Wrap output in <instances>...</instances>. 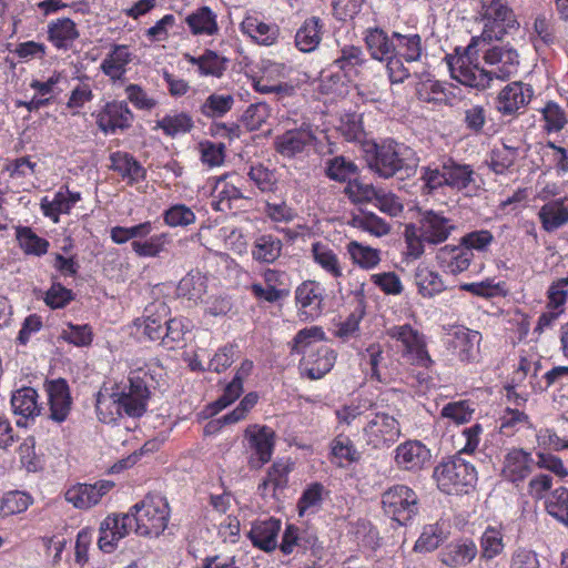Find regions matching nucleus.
Returning <instances> with one entry per match:
<instances>
[{
    "instance_id": "f257e3e1",
    "label": "nucleus",
    "mask_w": 568,
    "mask_h": 568,
    "mask_svg": "<svg viewBox=\"0 0 568 568\" xmlns=\"http://www.w3.org/2000/svg\"><path fill=\"white\" fill-rule=\"evenodd\" d=\"M486 44L475 47L468 51L457 47L453 54L446 57V61L453 79L465 87L476 90H485L496 80L506 81L517 73L519 54L510 45Z\"/></svg>"
},
{
    "instance_id": "f03ea898",
    "label": "nucleus",
    "mask_w": 568,
    "mask_h": 568,
    "mask_svg": "<svg viewBox=\"0 0 568 568\" xmlns=\"http://www.w3.org/2000/svg\"><path fill=\"white\" fill-rule=\"evenodd\" d=\"M455 222L444 212L424 210L419 212L416 223H408L404 227L403 252L407 261L420 258L425 253V245L436 246L446 242L455 231Z\"/></svg>"
},
{
    "instance_id": "7ed1b4c3",
    "label": "nucleus",
    "mask_w": 568,
    "mask_h": 568,
    "mask_svg": "<svg viewBox=\"0 0 568 568\" xmlns=\"http://www.w3.org/2000/svg\"><path fill=\"white\" fill-rule=\"evenodd\" d=\"M475 21L481 26V32L479 36L471 37L467 44L468 51L481 44L501 41L520 28L517 14L509 0H477Z\"/></svg>"
},
{
    "instance_id": "20e7f679",
    "label": "nucleus",
    "mask_w": 568,
    "mask_h": 568,
    "mask_svg": "<svg viewBox=\"0 0 568 568\" xmlns=\"http://www.w3.org/2000/svg\"><path fill=\"white\" fill-rule=\"evenodd\" d=\"M134 517V532L145 538H159L168 528L171 509L164 496L146 494L129 509Z\"/></svg>"
},
{
    "instance_id": "39448f33",
    "label": "nucleus",
    "mask_w": 568,
    "mask_h": 568,
    "mask_svg": "<svg viewBox=\"0 0 568 568\" xmlns=\"http://www.w3.org/2000/svg\"><path fill=\"white\" fill-rule=\"evenodd\" d=\"M152 231L153 222L144 221L132 226H113L110 237L119 245L131 241V248L139 257H158L166 251L171 240L168 233L151 235Z\"/></svg>"
},
{
    "instance_id": "423d86ee",
    "label": "nucleus",
    "mask_w": 568,
    "mask_h": 568,
    "mask_svg": "<svg viewBox=\"0 0 568 568\" xmlns=\"http://www.w3.org/2000/svg\"><path fill=\"white\" fill-rule=\"evenodd\" d=\"M152 384L153 376L149 368L140 367L131 371L128 383L116 385L114 389L118 394V409H122L125 416L141 417L146 412Z\"/></svg>"
},
{
    "instance_id": "0eeeda50",
    "label": "nucleus",
    "mask_w": 568,
    "mask_h": 568,
    "mask_svg": "<svg viewBox=\"0 0 568 568\" xmlns=\"http://www.w3.org/2000/svg\"><path fill=\"white\" fill-rule=\"evenodd\" d=\"M367 163L376 174L388 179L403 169L415 166L416 159L410 148L387 139L381 144H374L372 154L367 151Z\"/></svg>"
},
{
    "instance_id": "6e6552de",
    "label": "nucleus",
    "mask_w": 568,
    "mask_h": 568,
    "mask_svg": "<svg viewBox=\"0 0 568 568\" xmlns=\"http://www.w3.org/2000/svg\"><path fill=\"white\" fill-rule=\"evenodd\" d=\"M394 41L395 58L390 61L389 81L392 84H399L412 75L406 64L422 62L427 57V50L425 41L417 32L394 31Z\"/></svg>"
},
{
    "instance_id": "1a4fd4ad",
    "label": "nucleus",
    "mask_w": 568,
    "mask_h": 568,
    "mask_svg": "<svg viewBox=\"0 0 568 568\" xmlns=\"http://www.w3.org/2000/svg\"><path fill=\"white\" fill-rule=\"evenodd\" d=\"M440 491L447 495L467 494L477 481V471L473 464L460 456L442 460L433 474Z\"/></svg>"
},
{
    "instance_id": "9d476101",
    "label": "nucleus",
    "mask_w": 568,
    "mask_h": 568,
    "mask_svg": "<svg viewBox=\"0 0 568 568\" xmlns=\"http://www.w3.org/2000/svg\"><path fill=\"white\" fill-rule=\"evenodd\" d=\"M386 334L395 341L397 352L406 363L427 371L434 366L435 362L428 353L424 333L406 323L390 326Z\"/></svg>"
},
{
    "instance_id": "9b49d317",
    "label": "nucleus",
    "mask_w": 568,
    "mask_h": 568,
    "mask_svg": "<svg viewBox=\"0 0 568 568\" xmlns=\"http://www.w3.org/2000/svg\"><path fill=\"white\" fill-rule=\"evenodd\" d=\"M384 514L399 526H406L418 514V497L406 485H394L382 494Z\"/></svg>"
},
{
    "instance_id": "f8f14e48",
    "label": "nucleus",
    "mask_w": 568,
    "mask_h": 568,
    "mask_svg": "<svg viewBox=\"0 0 568 568\" xmlns=\"http://www.w3.org/2000/svg\"><path fill=\"white\" fill-rule=\"evenodd\" d=\"M245 448L250 452L247 463L251 469H260L267 464L275 448V432L266 426L251 424L244 430Z\"/></svg>"
},
{
    "instance_id": "ddd939ff",
    "label": "nucleus",
    "mask_w": 568,
    "mask_h": 568,
    "mask_svg": "<svg viewBox=\"0 0 568 568\" xmlns=\"http://www.w3.org/2000/svg\"><path fill=\"white\" fill-rule=\"evenodd\" d=\"M481 334L465 326H453L443 336L446 351L462 363H473L479 357Z\"/></svg>"
},
{
    "instance_id": "4468645a",
    "label": "nucleus",
    "mask_w": 568,
    "mask_h": 568,
    "mask_svg": "<svg viewBox=\"0 0 568 568\" xmlns=\"http://www.w3.org/2000/svg\"><path fill=\"white\" fill-rule=\"evenodd\" d=\"M317 143L316 128L303 122L300 128L285 131L274 139L275 151L284 158L307 155Z\"/></svg>"
},
{
    "instance_id": "2eb2a0df",
    "label": "nucleus",
    "mask_w": 568,
    "mask_h": 568,
    "mask_svg": "<svg viewBox=\"0 0 568 568\" xmlns=\"http://www.w3.org/2000/svg\"><path fill=\"white\" fill-rule=\"evenodd\" d=\"M399 436V422L387 413L374 414L363 428L366 445L374 449L388 448Z\"/></svg>"
},
{
    "instance_id": "dca6fc26",
    "label": "nucleus",
    "mask_w": 568,
    "mask_h": 568,
    "mask_svg": "<svg viewBox=\"0 0 568 568\" xmlns=\"http://www.w3.org/2000/svg\"><path fill=\"white\" fill-rule=\"evenodd\" d=\"M534 97L530 84L514 81L506 84L495 99V109L504 118H515L521 114Z\"/></svg>"
},
{
    "instance_id": "f3484780",
    "label": "nucleus",
    "mask_w": 568,
    "mask_h": 568,
    "mask_svg": "<svg viewBox=\"0 0 568 568\" xmlns=\"http://www.w3.org/2000/svg\"><path fill=\"white\" fill-rule=\"evenodd\" d=\"M99 130L104 134H116L129 130L134 121V114L125 101L106 102L92 114Z\"/></svg>"
},
{
    "instance_id": "a211bd4d",
    "label": "nucleus",
    "mask_w": 568,
    "mask_h": 568,
    "mask_svg": "<svg viewBox=\"0 0 568 568\" xmlns=\"http://www.w3.org/2000/svg\"><path fill=\"white\" fill-rule=\"evenodd\" d=\"M394 464L397 469L410 474H418L430 464V449L418 439H407L400 443L393 452Z\"/></svg>"
},
{
    "instance_id": "6ab92c4d",
    "label": "nucleus",
    "mask_w": 568,
    "mask_h": 568,
    "mask_svg": "<svg viewBox=\"0 0 568 568\" xmlns=\"http://www.w3.org/2000/svg\"><path fill=\"white\" fill-rule=\"evenodd\" d=\"M133 520L134 517L130 511L108 515L100 525L99 548L105 554H111L122 538L126 537L130 531H134Z\"/></svg>"
},
{
    "instance_id": "aec40b11",
    "label": "nucleus",
    "mask_w": 568,
    "mask_h": 568,
    "mask_svg": "<svg viewBox=\"0 0 568 568\" xmlns=\"http://www.w3.org/2000/svg\"><path fill=\"white\" fill-rule=\"evenodd\" d=\"M113 487L114 483L106 479L94 483H77L64 491V498L74 508L87 510L97 506Z\"/></svg>"
},
{
    "instance_id": "412c9836",
    "label": "nucleus",
    "mask_w": 568,
    "mask_h": 568,
    "mask_svg": "<svg viewBox=\"0 0 568 568\" xmlns=\"http://www.w3.org/2000/svg\"><path fill=\"white\" fill-rule=\"evenodd\" d=\"M10 405L18 427H28L42 412L38 392L29 386L12 392Z\"/></svg>"
},
{
    "instance_id": "4be33fe9",
    "label": "nucleus",
    "mask_w": 568,
    "mask_h": 568,
    "mask_svg": "<svg viewBox=\"0 0 568 568\" xmlns=\"http://www.w3.org/2000/svg\"><path fill=\"white\" fill-rule=\"evenodd\" d=\"M363 39L371 58L385 63L389 77L390 61L395 58L394 31L388 33L383 28L371 27L364 31Z\"/></svg>"
},
{
    "instance_id": "5701e85b",
    "label": "nucleus",
    "mask_w": 568,
    "mask_h": 568,
    "mask_svg": "<svg viewBox=\"0 0 568 568\" xmlns=\"http://www.w3.org/2000/svg\"><path fill=\"white\" fill-rule=\"evenodd\" d=\"M444 170L446 186L467 196L477 192L476 172L470 164L447 158L444 160Z\"/></svg>"
},
{
    "instance_id": "b1692460",
    "label": "nucleus",
    "mask_w": 568,
    "mask_h": 568,
    "mask_svg": "<svg viewBox=\"0 0 568 568\" xmlns=\"http://www.w3.org/2000/svg\"><path fill=\"white\" fill-rule=\"evenodd\" d=\"M242 183V176L235 172L219 176L213 191V196L216 199L212 203L213 210L221 212L230 211L234 201L244 199L245 196L241 190Z\"/></svg>"
},
{
    "instance_id": "393cba45",
    "label": "nucleus",
    "mask_w": 568,
    "mask_h": 568,
    "mask_svg": "<svg viewBox=\"0 0 568 568\" xmlns=\"http://www.w3.org/2000/svg\"><path fill=\"white\" fill-rule=\"evenodd\" d=\"M435 260L443 273L456 276L469 268L474 253L460 243L445 245L437 251Z\"/></svg>"
},
{
    "instance_id": "a878e982",
    "label": "nucleus",
    "mask_w": 568,
    "mask_h": 568,
    "mask_svg": "<svg viewBox=\"0 0 568 568\" xmlns=\"http://www.w3.org/2000/svg\"><path fill=\"white\" fill-rule=\"evenodd\" d=\"M535 466L531 453L523 448H513L505 455L501 475L506 480L518 485L532 473Z\"/></svg>"
},
{
    "instance_id": "bb28decb",
    "label": "nucleus",
    "mask_w": 568,
    "mask_h": 568,
    "mask_svg": "<svg viewBox=\"0 0 568 568\" xmlns=\"http://www.w3.org/2000/svg\"><path fill=\"white\" fill-rule=\"evenodd\" d=\"M293 469L294 463L291 458H278L273 462L265 478L257 486L258 494L264 498H277V493L287 487L288 476Z\"/></svg>"
},
{
    "instance_id": "cd10ccee",
    "label": "nucleus",
    "mask_w": 568,
    "mask_h": 568,
    "mask_svg": "<svg viewBox=\"0 0 568 568\" xmlns=\"http://www.w3.org/2000/svg\"><path fill=\"white\" fill-rule=\"evenodd\" d=\"M50 418L57 423H63L71 410L72 399L69 385L65 379L58 378L45 384Z\"/></svg>"
},
{
    "instance_id": "c85d7f7f",
    "label": "nucleus",
    "mask_w": 568,
    "mask_h": 568,
    "mask_svg": "<svg viewBox=\"0 0 568 568\" xmlns=\"http://www.w3.org/2000/svg\"><path fill=\"white\" fill-rule=\"evenodd\" d=\"M79 37L78 26L71 18H57L47 26V40L58 51L71 50Z\"/></svg>"
},
{
    "instance_id": "c756f323",
    "label": "nucleus",
    "mask_w": 568,
    "mask_h": 568,
    "mask_svg": "<svg viewBox=\"0 0 568 568\" xmlns=\"http://www.w3.org/2000/svg\"><path fill=\"white\" fill-rule=\"evenodd\" d=\"M282 528L280 519L270 517L257 519L252 523L247 534L252 545L265 552H272L277 547V537Z\"/></svg>"
},
{
    "instance_id": "7c9ffc66",
    "label": "nucleus",
    "mask_w": 568,
    "mask_h": 568,
    "mask_svg": "<svg viewBox=\"0 0 568 568\" xmlns=\"http://www.w3.org/2000/svg\"><path fill=\"white\" fill-rule=\"evenodd\" d=\"M184 59L197 68L196 72L201 78L221 79L230 64V59L212 49H205L199 57L184 54Z\"/></svg>"
},
{
    "instance_id": "2f4dec72",
    "label": "nucleus",
    "mask_w": 568,
    "mask_h": 568,
    "mask_svg": "<svg viewBox=\"0 0 568 568\" xmlns=\"http://www.w3.org/2000/svg\"><path fill=\"white\" fill-rule=\"evenodd\" d=\"M134 54L126 44H112L110 52L100 64V70L112 82L121 81L128 65L133 61Z\"/></svg>"
},
{
    "instance_id": "473e14b6",
    "label": "nucleus",
    "mask_w": 568,
    "mask_h": 568,
    "mask_svg": "<svg viewBox=\"0 0 568 568\" xmlns=\"http://www.w3.org/2000/svg\"><path fill=\"white\" fill-rule=\"evenodd\" d=\"M477 554L478 548L475 541L469 538H462L444 547L439 554V559L445 566L457 568L471 562Z\"/></svg>"
},
{
    "instance_id": "72a5a7b5",
    "label": "nucleus",
    "mask_w": 568,
    "mask_h": 568,
    "mask_svg": "<svg viewBox=\"0 0 568 568\" xmlns=\"http://www.w3.org/2000/svg\"><path fill=\"white\" fill-rule=\"evenodd\" d=\"M110 169L118 173L128 185L138 184L146 179V170L130 153L116 151L110 155Z\"/></svg>"
},
{
    "instance_id": "f704fd0d",
    "label": "nucleus",
    "mask_w": 568,
    "mask_h": 568,
    "mask_svg": "<svg viewBox=\"0 0 568 568\" xmlns=\"http://www.w3.org/2000/svg\"><path fill=\"white\" fill-rule=\"evenodd\" d=\"M185 24L194 37H213L220 32L217 14L207 6H202L185 17Z\"/></svg>"
},
{
    "instance_id": "c9c22d12",
    "label": "nucleus",
    "mask_w": 568,
    "mask_h": 568,
    "mask_svg": "<svg viewBox=\"0 0 568 568\" xmlns=\"http://www.w3.org/2000/svg\"><path fill=\"white\" fill-rule=\"evenodd\" d=\"M315 281H304L295 291V302L301 321L314 320L320 310V291Z\"/></svg>"
},
{
    "instance_id": "e433bc0d",
    "label": "nucleus",
    "mask_w": 568,
    "mask_h": 568,
    "mask_svg": "<svg viewBox=\"0 0 568 568\" xmlns=\"http://www.w3.org/2000/svg\"><path fill=\"white\" fill-rule=\"evenodd\" d=\"M362 453L353 440L344 434H338L329 443V462L341 468H348L361 460Z\"/></svg>"
},
{
    "instance_id": "4c0bfd02",
    "label": "nucleus",
    "mask_w": 568,
    "mask_h": 568,
    "mask_svg": "<svg viewBox=\"0 0 568 568\" xmlns=\"http://www.w3.org/2000/svg\"><path fill=\"white\" fill-rule=\"evenodd\" d=\"M243 34L263 45L273 44L278 37V27L275 23H266L255 13L245 16L241 23Z\"/></svg>"
},
{
    "instance_id": "58836bf2",
    "label": "nucleus",
    "mask_w": 568,
    "mask_h": 568,
    "mask_svg": "<svg viewBox=\"0 0 568 568\" xmlns=\"http://www.w3.org/2000/svg\"><path fill=\"white\" fill-rule=\"evenodd\" d=\"M542 229L555 232L568 223V197H559L545 203L538 211Z\"/></svg>"
},
{
    "instance_id": "ea45409f",
    "label": "nucleus",
    "mask_w": 568,
    "mask_h": 568,
    "mask_svg": "<svg viewBox=\"0 0 568 568\" xmlns=\"http://www.w3.org/2000/svg\"><path fill=\"white\" fill-rule=\"evenodd\" d=\"M169 307L165 303L159 302L149 305L144 313V318L138 320L136 325L142 327L143 334L150 341H160L163 337V324L168 314Z\"/></svg>"
},
{
    "instance_id": "a19ab883",
    "label": "nucleus",
    "mask_w": 568,
    "mask_h": 568,
    "mask_svg": "<svg viewBox=\"0 0 568 568\" xmlns=\"http://www.w3.org/2000/svg\"><path fill=\"white\" fill-rule=\"evenodd\" d=\"M336 67L322 70V95L327 98L322 100L324 104L332 103L335 99L344 97L347 92V81L349 75L342 70H334Z\"/></svg>"
},
{
    "instance_id": "79ce46f5",
    "label": "nucleus",
    "mask_w": 568,
    "mask_h": 568,
    "mask_svg": "<svg viewBox=\"0 0 568 568\" xmlns=\"http://www.w3.org/2000/svg\"><path fill=\"white\" fill-rule=\"evenodd\" d=\"M207 290V277L200 271H191L178 284L176 295L180 298L197 303Z\"/></svg>"
},
{
    "instance_id": "37998d69",
    "label": "nucleus",
    "mask_w": 568,
    "mask_h": 568,
    "mask_svg": "<svg viewBox=\"0 0 568 568\" xmlns=\"http://www.w3.org/2000/svg\"><path fill=\"white\" fill-rule=\"evenodd\" d=\"M193 128V118L186 112L165 114L162 119L156 121L154 126L155 130H162L163 134L171 139L187 134Z\"/></svg>"
},
{
    "instance_id": "c03bdc74",
    "label": "nucleus",
    "mask_w": 568,
    "mask_h": 568,
    "mask_svg": "<svg viewBox=\"0 0 568 568\" xmlns=\"http://www.w3.org/2000/svg\"><path fill=\"white\" fill-rule=\"evenodd\" d=\"M14 232L18 245L26 255L40 257L48 253L49 241L39 236L30 226H16Z\"/></svg>"
},
{
    "instance_id": "a18cd8bd",
    "label": "nucleus",
    "mask_w": 568,
    "mask_h": 568,
    "mask_svg": "<svg viewBox=\"0 0 568 568\" xmlns=\"http://www.w3.org/2000/svg\"><path fill=\"white\" fill-rule=\"evenodd\" d=\"M415 283L418 293L427 298L434 297L447 287L442 275L427 266L417 267L415 272Z\"/></svg>"
},
{
    "instance_id": "49530a36",
    "label": "nucleus",
    "mask_w": 568,
    "mask_h": 568,
    "mask_svg": "<svg viewBox=\"0 0 568 568\" xmlns=\"http://www.w3.org/2000/svg\"><path fill=\"white\" fill-rule=\"evenodd\" d=\"M282 251V241L272 234L258 235L252 246V256L260 263H273Z\"/></svg>"
},
{
    "instance_id": "de8ad7c7",
    "label": "nucleus",
    "mask_w": 568,
    "mask_h": 568,
    "mask_svg": "<svg viewBox=\"0 0 568 568\" xmlns=\"http://www.w3.org/2000/svg\"><path fill=\"white\" fill-rule=\"evenodd\" d=\"M480 557L484 560H491L503 554L505 549L504 531L499 526H487L479 539Z\"/></svg>"
},
{
    "instance_id": "09e8293b",
    "label": "nucleus",
    "mask_w": 568,
    "mask_h": 568,
    "mask_svg": "<svg viewBox=\"0 0 568 568\" xmlns=\"http://www.w3.org/2000/svg\"><path fill=\"white\" fill-rule=\"evenodd\" d=\"M449 535V531L444 527V524L435 523L426 525L414 545L416 552H430L438 548Z\"/></svg>"
},
{
    "instance_id": "8fccbe9b",
    "label": "nucleus",
    "mask_w": 568,
    "mask_h": 568,
    "mask_svg": "<svg viewBox=\"0 0 568 568\" xmlns=\"http://www.w3.org/2000/svg\"><path fill=\"white\" fill-rule=\"evenodd\" d=\"M548 515L568 528V489L558 487L550 491L545 499Z\"/></svg>"
},
{
    "instance_id": "3c124183",
    "label": "nucleus",
    "mask_w": 568,
    "mask_h": 568,
    "mask_svg": "<svg viewBox=\"0 0 568 568\" xmlns=\"http://www.w3.org/2000/svg\"><path fill=\"white\" fill-rule=\"evenodd\" d=\"M351 225L376 237H382L390 231V226L385 220L377 216L375 213L365 211L353 215Z\"/></svg>"
},
{
    "instance_id": "603ef678",
    "label": "nucleus",
    "mask_w": 568,
    "mask_h": 568,
    "mask_svg": "<svg viewBox=\"0 0 568 568\" xmlns=\"http://www.w3.org/2000/svg\"><path fill=\"white\" fill-rule=\"evenodd\" d=\"M234 102L232 94L212 93L201 104L200 112L207 119H220L232 110Z\"/></svg>"
},
{
    "instance_id": "864d4df0",
    "label": "nucleus",
    "mask_w": 568,
    "mask_h": 568,
    "mask_svg": "<svg viewBox=\"0 0 568 568\" xmlns=\"http://www.w3.org/2000/svg\"><path fill=\"white\" fill-rule=\"evenodd\" d=\"M250 181L262 192L273 193L277 189V173L276 170L270 169L263 163H255L250 166L247 172Z\"/></svg>"
},
{
    "instance_id": "5fc2aeb1",
    "label": "nucleus",
    "mask_w": 568,
    "mask_h": 568,
    "mask_svg": "<svg viewBox=\"0 0 568 568\" xmlns=\"http://www.w3.org/2000/svg\"><path fill=\"white\" fill-rule=\"evenodd\" d=\"M320 44V19L312 17L297 30L295 45L302 52L314 51Z\"/></svg>"
},
{
    "instance_id": "6e6d98bb",
    "label": "nucleus",
    "mask_w": 568,
    "mask_h": 568,
    "mask_svg": "<svg viewBox=\"0 0 568 568\" xmlns=\"http://www.w3.org/2000/svg\"><path fill=\"white\" fill-rule=\"evenodd\" d=\"M347 252L355 264L365 270L376 267L381 262V251L357 241L347 244Z\"/></svg>"
},
{
    "instance_id": "4d7b16f0",
    "label": "nucleus",
    "mask_w": 568,
    "mask_h": 568,
    "mask_svg": "<svg viewBox=\"0 0 568 568\" xmlns=\"http://www.w3.org/2000/svg\"><path fill=\"white\" fill-rule=\"evenodd\" d=\"M530 425L529 416L520 408L506 407L499 417V430L505 436H513Z\"/></svg>"
},
{
    "instance_id": "13d9d810",
    "label": "nucleus",
    "mask_w": 568,
    "mask_h": 568,
    "mask_svg": "<svg viewBox=\"0 0 568 568\" xmlns=\"http://www.w3.org/2000/svg\"><path fill=\"white\" fill-rule=\"evenodd\" d=\"M118 394L113 389L110 394L99 393L97 396L95 409L99 419L102 423L110 424L116 422L119 417L124 415L122 409H118Z\"/></svg>"
},
{
    "instance_id": "bf43d9fd",
    "label": "nucleus",
    "mask_w": 568,
    "mask_h": 568,
    "mask_svg": "<svg viewBox=\"0 0 568 568\" xmlns=\"http://www.w3.org/2000/svg\"><path fill=\"white\" fill-rule=\"evenodd\" d=\"M417 94L424 102L442 104L448 101L450 92L440 81L426 79L418 84Z\"/></svg>"
},
{
    "instance_id": "052dcab7",
    "label": "nucleus",
    "mask_w": 568,
    "mask_h": 568,
    "mask_svg": "<svg viewBox=\"0 0 568 568\" xmlns=\"http://www.w3.org/2000/svg\"><path fill=\"white\" fill-rule=\"evenodd\" d=\"M163 222L170 227H186L195 223V213L185 204L178 203L169 206L162 213Z\"/></svg>"
},
{
    "instance_id": "680f3d73",
    "label": "nucleus",
    "mask_w": 568,
    "mask_h": 568,
    "mask_svg": "<svg viewBox=\"0 0 568 568\" xmlns=\"http://www.w3.org/2000/svg\"><path fill=\"white\" fill-rule=\"evenodd\" d=\"M366 62L367 59L359 47L345 45L341 50V55L334 61L333 67L351 75L356 68L363 67Z\"/></svg>"
},
{
    "instance_id": "e2e57ef3",
    "label": "nucleus",
    "mask_w": 568,
    "mask_h": 568,
    "mask_svg": "<svg viewBox=\"0 0 568 568\" xmlns=\"http://www.w3.org/2000/svg\"><path fill=\"white\" fill-rule=\"evenodd\" d=\"M540 112L545 121L544 130L547 133L560 132L568 122L565 110L554 101H548Z\"/></svg>"
},
{
    "instance_id": "0e129e2a",
    "label": "nucleus",
    "mask_w": 568,
    "mask_h": 568,
    "mask_svg": "<svg viewBox=\"0 0 568 568\" xmlns=\"http://www.w3.org/2000/svg\"><path fill=\"white\" fill-rule=\"evenodd\" d=\"M326 175L331 180L348 183L357 176V165L345 156H336L328 161Z\"/></svg>"
},
{
    "instance_id": "69168bd1",
    "label": "nucleus",
    "mask_w": 568,
    "mask_h": 568,
    "mask_svg": "<svg viewBox=\"0 0 568 568\" xmlns=\"http://www.w3.org/2000/svg\"><path fill=\"white\" fill-rule=\"evenodd\" d=\"M31 504V497L22 491L14 490L6 493L0 499V516L9 517L23 513Z\"/></svg>"
},
{
    "instance_id": "338daca9",
    "label": "nucleus",
    "mask_w": 568,
    "mask_h": 568,
    "mask_svg": "<svg viewBox=\"0 0 568 568\" xmlns=\"http://www.w3.org/2000/svg\"><path fill=\"white\" fill-rule=\"evenodd\" d=\"M197 149L200 152V160L203 164L210 168H215L224 163L226 156V146L224 143L203 140L199 142Z\"/></svg>"
},
{
    "instance_id": "774afa93",
    "label": "nucleus",
    "mask_w": 568,
    "mask_h": 568,
    "mask_svg": "<svg viewBox=\"0 0 568 568\" xmlns=\"http://www.w3.org/2000/svg\"><path fill=\"white\" fill-rule=\"evenodd\" d=\"M352 534L361 547L374 550L379 546L378 531L368 520H357L353 526Z\"/></svg>"
}]
</instances>
